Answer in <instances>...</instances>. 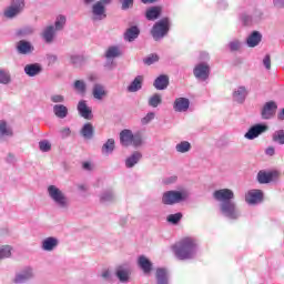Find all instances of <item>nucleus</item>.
I'll list each match as a JSON object with an SVG mask.
<instances>
[{
  "instance_id": "nucleus-1",
  "label": "nucleus",
  "mask_w": 284,
  "mask_h": 284,
  "mask_svg": "<svg viewBox=\"0 0 284 284\" xmlns=\"http://www.w3.org/2000/svg\"><path fill=\"white\" fill-rule=\"evenodd\" d=\"M215 200L222 202L221 212L231 220H236L240 216V211L236 209L235 202H232L234 192L231 189H217L214 191Z\"/></svg>"
},
{
  "instance_id": "nucleus-2",
  "label": "nucleus",
  "mask_w": 284,
  "mask_h": 284,
  "mask_svg": "<svg viewBox=\"0 0 284 284\" xmlns=\"http://www.w3.org/2000/svg\"><path fill=\"white\" fill-rule=\"evenodd\" d=\"M179 260H191L197 253V244L193 237H184L173 248Z\"/></svg>"
},
{
  "instance_id": "nucleus-3",
  "label": "nucleus",
  "mask_w": 284,
  "mask_h": 284,
  "mask_svg": "<svg viewBox=\"0 0 284 284\" xmlns=\"http://www.w3.org/2000/svg\"><path fill=\"white\" fill-rule=\"evenodd\" d=\"M120 143L124 145V148H129V145L141 148V145H143V138L140 132L133 134L131 130H122L120 133Z\"/></svg>"
},
{
  "instance_id": "nucleus-4",
  "label": "nucleus",
  "mask_w": 284,
  "mask_h": 284,
  "mask_svg": "<svg viewBox=\"0 0 284 284\" xmlns=\"http://www.w3.org/2000/svg\"><path fill=\"white\" fill-rule=\"evenodd\" d=\"M48 193L51 200H53V202H55L60 209H67L69 206V199L67 197L65 193L55 184H50L48 186Z\"/></svg>"
},
{
  "instance_id": "nucleus-5",
  "label": "nucleus",
  "mask_w": 284,
  "mask_h": 284,
  "mask_svg": "<svg viewBox=\"0 0 284 284\" xmlns=\"http://www.w3.org/2000/svg\"><path fill=\"white\" fill-rule=\"evenodd\" d=\"M169 30H170V19L165 17L153 26L152 34L154 39L158 40L164 37V34H168Z\"/></svg>"
},
{
  "instance_id": "nucleus-6",
  "label": "nucleus",
  "mask_w": 284,
  "mask_h": 284,
  "mask_svg": "<svg viewBox=\"0 0 284 284\" xmlns=\"http://www.w3.org/2000/svg\"><path fill=\"white\" fill-rule=\"evenodd\" d=\"M186 196L187 194L185 192L165 191V193H163L162 202L164 204H176L182 200H185Z\"/></svg>"
},
{
  "instance_id": "nucleus-7",
  "label": "nucleus",
  "mask_w": 284,
  "mask_h": 284,
  "mask_svg": "<svg viewBox=\"0 0 284 284\" xmlns=\"http://www.w3.org/2000/svg\"><path fill=\"white\" fill-rule=\"evenodd\" d=\"M24 6H26L24 0H12L11 6H9L4 10V16L6 17H14L16 14H19V12H21V10H23Z\"/></svg>"
},
{
  "instance_id": "nucleus-8",
  "label": "nucleus",
  "mask_w": 284,
  "mask_h": 284,
  "mask_svg": "<svg viewBox=\"0 0 284 284\" xmlns=\"http://www.w3.org/2000/svg\"><path fill=\"white\" fill-rule=\"evenodd\" d=\"M263 197L264 193L260 189H251L245 195V200L248 204H257L262 202Z\"/></svg>"
},
{
  "instance_id": "nucleus-9",
  "label": "nucleus",
  "mask_w": 284,
  "mask_h": 284,
  "mask_svg": "<svg viewBox=\"0 0 284 284\" xmlns=\"http://www.w3.org/2000/svg\"><path fill=\"white\" fill-rule=\"evenodd\" d=\"M280 171H265L261 170L257 173V181L261 182V184H266L268 182H272V180H275L278 178Z\"/></svg>"
},
{
  "instance_id": "nucleus-10",
  "label": "nucleus",
  "mask_w": 284,
  "mask_h": 284,
  "mask_svg": "<svg viewBox=\"0 0 284 284\" xmlns=\"http://www.w3.org/2000/svg\"><path fill=\"white\" fill-rule=\"evenodd\" d=\"M194 75L201 81H205L210 77V65L207 63H197L194 68Z\"/></svg>"
},
{
  "instance_id": "nucleus-11",
  "label": "nucleus",
  "mask_w": 284,
  "mask_h": 284,
  "mask_svg": "<svg viewBox=\"0 0 284 284\" xmlns=\"http://www.w3.org/2000/svg\"><path fill=\"white\" fill-rule=\"evenodd\" d=\"M267 130V125H253V128L246 132L245 139H248V141H254V139H257L260 134H263V132H266Z\"/></svg>"
},
{
  "instance_id": "nucleus-12",
  "label": "nucleus",
  "mask_w": 284,
  "mask_h": 284,
  "mask_svg": "<svg viewBox=\"0 0 284 284\" xmlns=\"http://www.w3.org/2000/svg\"><path fill=\"white\" fill-rule=\"evenodd\" d=\"M277 105L274 101H268L265 103L262 110V118L263 119H272L274 114H276Z\"/></svg>"
},
{
  "instance_id": "nucleus-13",
  "label": "nucleus",
  "mask_w": 284,
  "mask_h": 284,
  "mask_svg": "<svg viewBox=\"0 0 284 284\" xmlns=\"http://www.w3.org/2000/svg\"><path fill=\"white\" fill-rule=\"evenodd\" d=\"M34 276L32 268H26L24 271H21V273H18L14 277L16 284H24L29 280H32Z\"/></svg>"
},
{
  "instance_id": "nucleus-14",
  "label": "nucleus",
  "mask_w": 284,
  "mask_h": 284,
  "mask_svg": "<svg viewBox=\"0 0 284 284\" xmlns=\"http://www.w3.org/2000/svg\"><path fill=\"white\" fill-rule=\"evenodd\" d=\"M173 108L175 112H187L190 108V101L185 98L175 99Z\"/></svg>"
},
{
  "instance_id": "nucleus-15",
  "label": "nucleus",
  "mask_w": 284,
  "mask_h": 284,
  "mask_svg": "<svg viewBox=\"0 0 284 284\" xmlns=\"http://www.w3.org/2000/svg\"><path fill=\"white\" fill-rule=\"evenodd\" d=\"M138 264L140 268H142L143 273L149 274L152 271V262L145 257V255H140L138 260Z\"/></svg>"
},
{
  "instance_id": "nucleus-16",
  "label": "nucleus",
  "mask_w": 284,
  "mask_h": 284,
  "mask_svg": "<svg viewBox=\"0 0 284 284\" xmlns=\"http://www.w3.org/2000/svg\"><path fill=\"white\" fill-rule=\"evenodd\" d=\"M79 113L83 119H92V110L85 101H80L78 105Z\"/></svg>"
},
{
  "instance_id": "nucleus-17",
  "label": "nucleus",
  "mask_w": 284,
  "mask_h": 284,
  "mask_svg": "<svg viewBox=\"0 0 284 284\" xmlns=\"http://www.w3.org/2000/svg\"><path fill=\"white\" fill-rule=\"evenodd\" d=\"M93 14L98 19H103L104 17H106L105 6L103 1H97V3L93 4Z\"/></svg>"
},
{
  "instance_id": "nucleus-18",
  "label": "nucleus",
  "mask_w": 284,
  "mask_h": 284,
  "mask_svg": "<svg viewBox=\"0 0 284 284\" xmlns=\"http://www.w3.org/2000/svg\"><path fill=\"white\" fill-rule=\"evenodd\" d=\"M115 275L120 282H128L130 276V268L128 266H118Z\"/></svg>"
},
{
  "instance_id": "nucleus-19",
  "label": "nucleus",
  "mask_w": 284,
  "mask_h": 284,
  "mask_svg": "<svg viewBox=\"0 0 284 284\" xmlns=\"http://www.w3.org/2000/svg\"><path fill=\"white\" fill-rule=\"evenodd\" d=\"M247 97V90L244 87H240L233 92V99L234 101H237V103H243Z\"/></svg>"
},
{
  "instance_id": "nucleus-20",
  "label": "nucleus",
  "mask_w": 284,
  "mask_h": 284,
  "mask_svg": "<svg viewBox=\"0 0 284 284\" xmlns=\"http://www.w3.org/2000/svg\"><path fill=\"white\" fill-rule=\"evenodd\" d=\"M42 68L39 63H30L24 67V72L29 77H36L37 74H40Z\"/></svg>"
},
{
  "instance_id": "nucleus-21",
  "label": "nucleus",
  "mask_w": 284,
  "mask_h": 284,
  "mask_svg": "<svg viewBox=\"0 0 284 284\" xmlns=\"http://www.w3.org/2000/svg\"><path fill=\"white\" fill-rule=\"evenodd\" d=\"M17 49L21 54H28L34 50L33 45H31L30 41L21 40L17 44Z\"/></svg>"
},
{
  "instance_id": "nucleus-22",
  "label": "nucleus",
  "mask_w": 284,
  "mask_h": 284,
  "mask_svg": "<svg viewBox=\"0 0 284 284\" xmlns=\"http://www.w3.org/2000/svg\"><path fill=\"white\" fill-rule=\"evenodd\" d=\"M261 39H262L261 32L255 30L247 37V40H246L247 45H250L251 48H254V47L258 45Z\"/></svg>"
},
{
  "instance_id": "nucleus-23",
  "label": "nucleus",
  "mask_w": 284,
  "mask_h": 284,
  "mask_svg": "<svg viewBox=\"0 0 284 284\" xmlns=\"http://www.w3.org/2000/svg\"><path fill=\"white\" fill-rule=\"evenodd\" d=\"M59 242L57 237H47L42 241L43 251H53L58 246Z\"/></svg>"
},
{
  "instance_id": "nucleus-24",
  "label": "nucleus",
  "mask_w": 284,
  "mask_h": 284,
  "mask_svg": "<svg viewBox=\"0 0 284 284\" xmlns=\"http://www.w3.org/2000/svg\"><path fill=\"white\" fill-rule=\"evenodd\" d=\"M169 83H170L169 77H166L165 74H162L161 77H158V79H155L154 87L156 88V90H165Z\"/></svg>"
},
{
  "instance_id": "nucleus-25",
  "label": "nucleus",
  "mask_w": 284,
  "mask_h": 284,
  "mask_svg": "<svg viewBox=\"0 0 284 284\" xmlns=\"http://www.w3.org/2000/svg\"><path fill=\"white\" fill-rule=\"evenodd\" d=\"M162 12V8L160 6H152L146 10V19L153 20L158 19Z\"/></svg>"
},
{
  "instance_id": "nucleus-26",
  "label": "nucleus",
  "mask_w": 284,
  "mask_h": 284,
  "mask_svg": "<svg viewBox=\"0 0 284 284\" xmlns=\"http://www.w3.org/2000/svg\"><path fill=\"white\" fill-rule=\"evenodd\" d=\"M156 281L158 284H169V274L166 268H158Z\"/></svg>"
},
{
  "instance_id": "nucleus-27",
  "label": "nucleus",
  "mask_w": 284,
  "mask_h": 284,
  "mask_svg": "<svg viewBox=\"0 0 284 284\" xmlns=\"http://www.w3.org/2000/svg\"><path fill=\"white\" fill-rule=\"evenodd\" d=\"M142 83H143V77L141 75L135 77V79L128 87L129 92H138L139 90H141Z\"/></svg>"
},
{
  "instance_id": "nucleus-28",
  "label": "nucleus",
  "mask_w": 284,
  "mask_h": 284,
  "mask_svg": "<svg viewBox=\"0 0 284 284\" xmlns=\"http://www.w3.org/2000/svg\"><path fill=\"white\" fill-rule=\"evenodd\" d=\"M141 158L142 153H140V151H134L131 155H129V158H126L125 165L129 168L134 166V164H136Z\"/></svg>"
},
{
  "instance_id": "nucleus-29",
  "label": "nucleus",
  "mask_w": 284,
  "mask_h": 284,
  "mask_svg": "<svg viewBox=\"0 0 284 284\" xmlns=\"http://www.w3.org/2000/svg\"><path fill=\"white\" fill-rule=\"evenodd\" d=\"M140 34V30L136 26H132L131 28H129L124 34V39H126L128 41H133L134 39H136V37H139Z\"/></svg>"
},
{
  "instance_id": "nucleus-30",
  "label": "nucleus",
  "mask_w": 284,
  "mask_h": 284,
  "mask_svg": "<svg viewBox=\"0 0 284 284\" xmlns=\"http://www.w3.org/2000/svg\"><path fill=\"white\" fill-rule=\"evenodd\" d=\"M68 108L65 105H53V113L58 119H65L68 116Z\"/></svg>"
},
{
  "instance_id": "nucleus-31",
  "label": "nucleus",
  "mask_w": 284,
  "mask_h": 284,
  "mask_svg": "<svg viewBox=\"0 0 284 284\" xmlns=\"http://www.w3.org/2000/svg\"><path fill=\"white\" fill-rule=\"evenodd\" d=\"M120 54H121V50L116 45H111L110 48H108L105 52V57L108 61H111V59H114L115 57H120Z\"/></svg>"
},
{
  "instance_id": "nucleus-32",
  "label": "nucleus",
  "mask_w": 284,
  "mask_h": 284,
  "mask_svg": "<svg viewBox=\"0 0 284 284\" xmlns=\"http://www.w3.org/2000/svg\"><path fill=\"white\" fill-rule=\"evenodd\" d=\"M55 28L54 26H49L43 30V39L47 42H51L54 39Z\"/></svg>"
},
{
  "instance_id": "nucleus-33",
  "label": "nucleus",
  "mask_w": 284,
  "mask_h": 284,
  "mask_svg": "<svg viewBox=\"0 0 284 284\" xmlns=\"http://www.w3.org/2000/svg\"><path fill=\"white\" fill-rule=\"evenodd\" d=\"M106 95V90L104 85L101 84H95L93 88V97L94 99H103Z\"/></svg>"
},
{
  "instance_id": "nucleus-34",
  "label": "nucleus",
  "mask_w": 284,
  "mask_h": 284,
  "mask_svg": "<svg viewBox=\"0 0 284 284\" xmlns=\"http://www.w3.org/2000/svg\"><path fill=\"white\" fill-rule=\"evenodd\" d=\"M81 134L84 139H92L94 134V128L91 123H85L81 130Z\"/></svg>"
},
{
  "instance_id": "nucleus-35",
  "label": "nucleus",
  "mask_w": 284,
  "mask_h": 284,
  "mask_svg": "<svg viewBox=\"0 0 284 284\" xmlns=\"http://www.w3.org/2000/svg\"><path fill=\"white\" fill-rule=\"evenodd\" d=\"M175 150H176V152H180L181 154H185V152H190V150H191V142H189V141L178 142Z\"/></svg>"
},
{
  "instance_id": "nucleus-36",
  "label": "nucleus",
  "mask_w": 284,
  "mask_h": 284,
  "mask_svg": "<svg viewBox=\"0 0 284 284\" xmlns=\"http://www.w3.org/2000/svg\"><path fill=\"white\" fill-rule=\"evenodd\" d=\"M114 148H115V141H113V139H109L106 142H104L102 146V153L112 154Z\"/></svg>"
},
{
  "instance_id": "nucleus-37",
  "label": "nucleus",
  "mask_w": 284,
  "mask_h": 284,
  "mask_svg": "<svg viewBox=\"0 0 284 284\" xmlns=\"http://www.w3.org/2000/svg\"><path fill=\"white\" fill-rule=\"evenodd\" d=\"M274 143H278V145H284V130H277L274 132L272 136Z\"/></svg>"
},
{
  "instance_id": "nucleus-38",
  "label": "nucleus",
  "mask_w": 284,
  "mask_h": 284,
  "mask_svg": "<svg viewBox=\"0 0 284 284\" xmlns=\"http://www.w3.org/2000/svg\"><path fill=\"white\" fill-rule=\"evenodd\" d=\"M65 21L67 17L64 14H58V17L55 18V32L57 30H62V28H64Z\"/></svg>"
},
{
  "instance_id": "nucleus-39",
  "label": "nucleus",
  "mask_w": 284,
  "mask_h": 284,
  "mask_svg": "<svg viewBox=\"0 0 284 284\" xmlns=\"http://www.w3.org/2000/svg\"><path fill=\"white\" fill-rule=\"evenodd\" d=\"M0 134L2 136H12V130L8 128L6 121H0Z\"/></svg>"
},
{
  "instance_id": "nucleus-40",
  "label": "nucleus",
  "mask_w": 284,
  "mask_h": 284,
  "mask_svg": "<svg viewBox=\"0 0 284 284\" xmlns=\"http://www.w3.org/2000/svg\"><path fill=\"white\" fill-rule=\"evenodd\" d=\"M12 255V246H0V260H4L6 257H11Z\"/></svg>"
},
{
  "instance_id": "nucleus-41",
  "label": "nucleus",
  "mask_w": 284,
  "mask_h": 284,
  "mask_svg": "<svg viewBox=\"0 0 284 284\" xmlns=\"http://www.w3.org/2000/svg\"><path fill=\"white\" fill-rule=\"evenodd\" d=\"M160 103H162L160 94H153V97H151V99L149 100V105H151L152 108H158Z\"/></svg>"
},
{
  "instance_id": "nucleus-42",
  "label": "nucleus",
  "mask_w": 284,
  "mask_h": 284,
  "mask_svg": "<svg viewBox=\"0 0 284 284\" xmlns=\"http://www.w3.org/2000/svg\"><path fill=\"white\" fill-rule=\"evenodd\" d=\"M182 217V213H171V215L168 216V222H171L172 224H178Z\"/></svg>"
},
{
  "instance_id": "nucleus-43",
  "label": "nucleus",
  "mask_w": 284,
  "mask_h": 284,
  "mask_svg": "<svg viewBox=\"0 0 284 284\" xmlns=\"http://www.w3.org/2000/svg\"><path fill=\"white\" fill-rule=\"evenodd\" d=\"M39 150L41 152H50L52 150V144L50 141H40L39 142Z\"/></svg>"
},
{
  "instance_id": "nucleus-44",
  "label": "nucleus",
  "mask_w": 284,
  "mask_h": 284,
  "mask_svg": "<svg viewBox=\"0 0 284 284\" xmlns=\"http://www.w3.org/2000/svg\"><path fill=\"white\" fill-rule=\"evenodd\" d=\"M10 79L8 70H0V83H10Z\"/></svg>"
},
{
  "instance_id": "nucleus-45",
  "label": "nucleus",
  "mask_w": 284,
  "mask_h": 284,
  "mask_svg": "<svg viewBox=\"0 0 284 284\" xmlns=\"http://www.w3.org/2000/svg\"><path fill=\"white\" fill-rule=\"evenodd\" d=\"M74 88L81 94H83L87 90V85H85L84 81H75L74 82Z\"/></svg>"
},
{
  "instance_id": "nucleus-46",
  "label": "nucleus",
  "mask_w": 284,
  "mask_h": 284,
  "mask_svg": "<svg viewBox=\"0 0 284 284\" xmlns=\"http://www.w3.org/2000/svg\"><path fill=\"white\" fill-rule=\"evenodd\" d=\"M155 61H159L158 54H150L149 57H146L144 59V63H146L148 65H151L152 63H155Z\"/></svg>"
},
{
  "instance_id": "nucleus-47",
  "label": "nucleus",
  "mask_w": 284,
  "mask_h": 284,
  "mask_svg": "<svg viewBox=\"0 0 284 284\" xmlns=\"http://www.w3.org/2000/svg\"><path fill=\"white\" fill-rule=\"evenodd\" d=\"M114 195L112 193V191H106L105 193H103L101 195V201L102 202H109L110 200H113Z\"/></svg>"
},
{
  "instance_id": "nucleus-48",
  "label": "nucleus",
  "mask_w": 284,
  "mask_h": 284,
  "mask_svg": "<svg viewBox=\"0 0 284 284\" xmlns=\"http://www.w3.org/2000/svg\"><path fill=\"white\" fill-rule=\"evenodd\" d=\"M153 119H155L154 112H149V114H146V116H144V119H142V123L148 124L151 121H153Z\"/></svg>"
},
{
  "instance_id": "nucleus-49",
  "label": "nucleus",
  "mask_w": 284,
  "mask_h": 284,
  "mask_svg": "<svg viewBox=\"0 0 284 284\" xmlns=\"http://www.w3.org/2000/svg\"><path fill=\"white\" fill-rule=\"evenodd\" d=\"M263 64L265 65L266 70H271L272 68V60L270 54H266L263 59Z\"/></svg>"
},
{
  "instance_id": "nucleus-50",
  "label": "nucleus",
  "mask_w": 284,
  "mask_h": 284,
  "mask_svg": "<svg viewBox=\"0 0 284 284\" xmlns=\"http://www.w3.org/2000/svg\"><path fill=\"white\" fill-rule=\"evenodd\" d=\"M51 101H52L53 103H63L64 97H62V94H53V95L51 97Z\"/></svg>"
},
{
  "instance_id": "nucleus-51",
  "label": "nucleus",
  "mask_w": 284,
  "mask_h": 284,
  "mask_svg": "<svg viewBox=\"0 0 284 284\" xmlns=\"http://www.w3.org/2000/svg\"><path fill=\"white\" fill-rule=\"evenodd\" d=\"M82 61H83V57H80L79 54H74L71 57V62L74 65H78V63H82Z\"/></svg>"
},
{
  "instance_id": "nucleus-52",
  "label": "nucleus",
  "mask_w": 284,
  "mask_h": 284,
  "mask_svg": "<svg viewBox=\"0 0 284 284\" xmlns=\"http://www.w3.org/2000/svg\"><path fill=\"white\" fill-rule=\"evenodd\" d=\"M60 134H61L62 139H67L71 134L70 128H64L63 130L60 131Z\"/></svg>"
},
{
  "instance_id": "nucleus-53",
  "label": "nucleus",
  "mask_w": 284,
  "mask_h": 284,
  "mask_svg": "<svg viewBox=\"0 0 284 284\" xmlns=\"http://www.w3.org/2000/svg\"><path fill=\"white\" fill-rule=\"evenodd\" d=\"M230 48L231 50H239V48H241L240 41H231Z\"/></svg>"
},
{
  "instance_id": "nucleus-54",
  "label": "nucleus",
  "mask_w": 284,
  "mask_h": 284,
  "mask_svg": "<svg viewBox=\"0 0 284 284\" xmlns=\"http://www.w3.org/2000/svg\"><path fill=\"white\" fill-rule=\"evenodd\" d=\"M101 276L103 277V280H108V281L112 280L111 273L109 270L102 271Z\"/></svg>"
},
{
  "instance_id": "nucleus-55",
  "label": "nucleus",
  "mask_w": 284,
  "mask_h": 284,
  "mask_svg": "<svg viewBox=\"0 0 284 284\" xmlns=\"http://www.w3.org/2000/svg\"><path fill=\"white\" fill-rule=\"evenodd\" d=\"M131 6H133V0H123L122 1L123 9L130 8Z\"/></svg>"
},
{
  "instance_id": "nucleus-56",
  "label": "nucleus",
  "mask_w": 284,
  "mask_h": 284,
  "mask_svg": "<svg viewBox=\"0 0 284 284\" xmlns=\"http://www.w3.org/2000/svg\"><path fill=\"white\" fill-rule=\"evenodd\" d=\"M265 153L267 154V156H274L275 154L274 146H267V149L265 150Z\"/></svg>"
},
{
  "instance_id": "nucleus-57",
  "label": "nucleus",
  "mask_w": 284,
  "mask_h": 284,
  "mask_svg": "<svg viewBox=\"0 0 284 284\" xmlns=\"http://www.w3.org/2000/svg\"><path fill=\"white\" fill-rule=\"evenodd\" d=\"M273 3L277 8H283L284 7V0H273Z\"/></svg>"
},
{
  "instance_id": "nucleus-58",
  "label": "nucleus",
  "mask_w": 284,
  "mask_h": 284,
  "mask_svg": "<svg viewBox=\"0 0 284 284\" xmlns=\"http://www.w3.org/2000/svg\"><path fill=\"white\" fill-rule=\"evenodd\" d=\"M277 119H278L280 121H284V108H283V110H281V112L278 113Z\"/></svg>"
},
{
  "instance_id": "nucleus-59",
  "label": "nucleus",
  "mask_w": 284,
  "mask_h": 284,
  "mask_svg": "<svg viewBox=\"0 0 284 284\" xmlns=\"http://www.w3.org/2000/svg\"><path fill=\"white\" fill-rule=\"evenodd\" d=\"M242 19H243L244 23H251V21H252V17H243Z\"/></svg>"
},
{
  "instance_id": "nucleus-60",
  "label": "nucleus",
  "mask_w": 284,
  "mask_h": 284,
  "mask_svg": "<svg viewBox=\"0 0 284 284\" xmlns=\"http://www.w3.org/2000/svg\"><path fill=\"white\" fill-rule=\"evenodd\" d=\"M83 168L84 169H91L90 162H83Z\"/></svg>"
},
{
  "instance_id": "nucleus-61",
  "label": "nucleus",
  "mask_w": 284,
  "mask_h": 284,
  "mask_svg": "<svg viewBox=\"0 0 284 284\" xmlns=\"http://www.w3.org/2000/svg\"><path fill=\"white\" fill-rule=\"evenodd\" d=\"M142 1H143V3H152L155 0H142Z\"/></svg>"
},
{
  "instance_id": "nucleus-62",
  "label": "nucleus",
  "mask_w": 284,
  "mask_h": 284,
  "mask_svg": "<svg viewBox=\"0 0 284 284\" xmlns=\"http://www.w3.org/2000/svg\"><path fill=\"white\" fill-rule=\"evenodd\" d=\"M111 0H102V3L104 6V9H105V3H110Z\"/></svg>"
},
{
  "instance_id": "nucleus-63",
  "label": "nucleus",
  "mask_w": 284,
  "mask_h": 284,
  "mask_svg": "<svg viewBox=\"0 0 284 284\" xmlns=\"http://www.w3.org/2000/svg\"><path fill=\"white\" fill-rule=\"evenodd\" d=\"M176 180V175H173V178H171L170 182H174Z\"/></svg>"
},
{
  "instance_id": "nucleus-64",
  "label": "nucleus",
  "mask_w": 284,
  "mask_h": 284,
  "mask_svg": "<svg viewBox=\"0 0 284 284\" xmlns=\"http://www.w3.org/2000/svg\"><path fill=\"white\" fill-rule=\"evenodd\" d=\"M87 3H90L91 1H94V0H84Z\"/></svg>"
}]
</instances>
